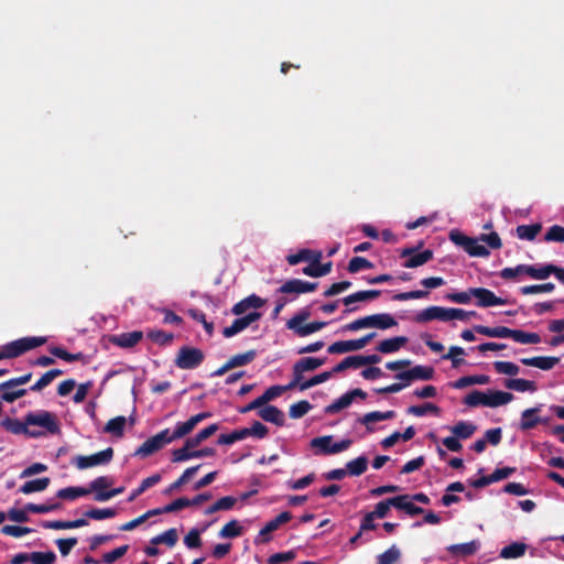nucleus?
<instances>
[{
  "label": "nucleus",
  "instance_id": "nucleus-1",
  "mask_svg": "<svg viewBox=\"0 0 564 564\" xmlns=\"http://www.w3.org/2000/svg\"><path fill=\"white\" fill-rule=\"evenodd\" d=\"M212 416L210 412H200L191 416L185 422H177L174 430L171 432L169 429L161 431L154 436L148 438L137 451L135 455L147 457L161 449L164 445L172 443L175 440L182 438L189 434L195 426L202 421Z\"/></svg>",
  "mask_w": 564,
  "mask_h": 564
},
{
  "label": "nucleus",
  "instance_id": "nucleus-2",
  "mask_svg": "<svg viewBox=\"0 0 564 564\" xmlns=\"http://www.w3.org/2000/svg\"><path fill=\"white\" fill-rule=\"evenodd\" d=\"M449 237L454 243L463 247L471 257H487L489 254L488 248L481 242H486L492 249H498L501 246V240L496 232L482 234L479 238H470L459 232H451Z\"/></svg>",
  "mask_w": 564,
  "mask_h": 564
},
{
  "label": "nucleus",
  "instance_id": "nucleus-3",
  "mask_svg": "<svg viewBox=\"0 0 564 564\" xmlns=\"http://www.w3.org/2000/svg\"><path fill=\"white\" fill-rule=\"evenodd\" d=\"M513 400V395L509 392L500 391V390H486L479 391L474 390L468 393L464 403L468 406H487V408H498L501 405H506Z\"/></svg>",
  "mask_w": 564,
  "mask_h": 564
},
{
  "label": "nucleus",
  "instance_id": "nucleus-4",
  "mask_svg": "<svg viewBox=\"0 0 564 564\" xmlns=\"http://www.w3.org/2000/svg\"><path fill=\"white\" fill-rule=\"evenodd\" d=\"M26 424L31 431L39 433L36 438L47 434H58L61 431L56 414L45 410L29 412L26 414Z\"/></svg>",
  "mask_w": 564,
  "mask_h": 564
},
{
  "label": "nucleus",
  "instance_id": "nucleus-5",
  "mask_svg": "<svg viewBox=\"0 0 564 564\" xmlns=\"http://www.w3.org/2000/svg\"><path fill=\"white\" fill-rule=\"evenodd\" d=\"M352 441L344 438L338 442H333L332 435L319 436L311 440V447L316 451V454L334 455L341 453L350 447Z\"/></svg>",
  "mask_w": 564,
  "mask_h": 564
},
{
  "label": "nucleus",
  "instance_id": "nucleus-6",
  "mask_svg": "<svg viewBox=\"0 0 564 564\" xmlns=\"http://www.w3.org/2000/svg\"><path fill=\"white\" fill-rule=\"evenodd\" d=\"M46 343V337L43 336H33V337H23L17 340H13L2 347L4 358H15L23 352L42 346Z\"/></svg>",
  "mask_w": 564,
  "mask_h": 564
},
{
  "label": "nucleus",
  "instance_id": "nucleus-7",
  "mask_svg": "<svg viewBox=\"0 0 564 564\" xmlns=\"http://www.w3.org/2000/svg\"><path fill=\"white\" fill-rule=\"evenodd\" d=\"M204 360V352L194 347L184 346L178 350L175 366L180 369L197 368Z\"/></svg>",
  "mask_w": 564,
  "mask_h": 564
},
{
  "label": "nucleus",
  "instance_id": "nucleus-8",
  "mask_svg": "<svg viewBox=\"0 0 564 564\" xmlns=\"http://www.w3.org/2000/svg\"><path fill=\"white\" fill-rule=\"evenodd\" d=\"M56 554L53 551L47 552H22L15 554L10 564H55Z\"/></svg>",
  "mask_w": 564,
  "mask_h": 564
},
{
  "label": "nucleus",
  "instance_id": "nucleus-9",
  "mask_svg": "<svg viewBox=\"0 0 564 564\" xmlns=\"http://www.w3.org/2000/svg\"><path fill=\"white\" fill-rule=\"evenodd\" d=\"M112 455V448L108 447L101 452L95 453L89 456L76 457L75 465L78 469H86L98 465H105L111 460Z\"/></svg>",
  "mask_w": 564,
  "mask_h": 564
},
{
  "label": "nucleus",
  "instance_id": "nucleus-10",
  "mask_svg": "<svg viewBox=\"0 0 564 564\" xmlns=\"http://www.w3.org/2000/svg\"><path fill=\"white\" fill-rule=\"evenodd\" d=\"M324 359L315 357H306L299 360L293 367V380L290 382V387H296L303 381V373L317 369L324 364Z\"/></svg>",
  "mask_w": 564,
  "mask_h": 564
},
{
  "label": "nucleus",
  "instance_id": "nucleus-11",
  "mask_svg": "<svg viewBox=\"0 0 564 564\" xmlns=\"http://www.w3.org/2000/svg\"><path fill=\"white\" fill-rule=\"evenodd\" d=\"M260 317H261V314L257 311L247 313L246 315H242L241 317L236 318L230 326L225 327L223 330V334L225 337H232V336L237 335L238 333L245 330L252 323L260 319Z\"/></svg>",
  "mask_w": 564,
  "mask_h": 564
},
{
  "label": "nucleus",
  "instance_id": "nucleus-12",
  "mask_svg": "<svg viewBox=\"0 0 564 564\" xmlns=\"http://www.w3.org/2000/svg\"><path fill=\"white\" fill-rule=\"evenodd\" d=\"M317 283L303 281L300 279H292L284 282L278 290L282 294H294L300 295L315 291Z\"/></svg>",
  "mask_w": 564,
  "mask_h": 564
},
{
  "label": "nucleus",
  "instance_id": "nucleus-13",
  "mask_svg": "<svg viewBox=\"0 0 564 564\" xmlns=\"http://www.w3.org/2000/svg\"><path fill=\"white\" fill-rule=\"evenodd\" d=\"M431 321L449 322V307L430 306L419 312L415 316V322L417 323Z\"/></svg>",
  "mask_w": 564,
  "mask_h": 564
},
{
  "label": "nucleus",
  "instance_id": "nucleus-14",
  "mask_svg": "<svg viewBox=\"0 0 564 564\" xmlns=\"http://www.w3.org/2000/svg\"><path fill=\"white\" fill-rule=\"evenodd\" d=\"M357 397L364 399L366 398V393L360 389H354L351 391H348L338 399H336L333 403L327 405L325 412L328 414H335L348 408Z\"/></svg>",
  "mask_w": 564,
  "mask_h": 564
},
{
  "label": "nucleus",
  "instance_id": "nucleus-15",
  "mask_svg": "<svg viewBox=\"0 0 564 564\" xmlns=\"http://www.w3.org/2000/svg\"><path fill=\"white\" fill-rule=\"evenodd\" d=\"M470 293L477 300V304L481 307H490L506 304V300L498 297L495 293L485 288H473Z\"/></svg>",
  "mask_w": 564,
  "mask_h": 564
},
{
  "label": "nucleus",
  "instance_id": "nucleus-16",
  "mask_svg": "<svg viewBox=\"0 0 564 564\" xmlns=\"http://www.w3.org/2000/svg\"><path fill=\"white\" fill-rule=\"evenodd\" d=\"M292 516L290 512L288 511H284V512H281L276 518H274L273 520L269 521L259 532V534L257 535L254 542L258 544V543H264V542H268L270 540V533L278 530L279 527L285 522H288L289 520H291Z\"/></svg>",
  "mask_w": 564,
  "mask_h": 564
},
{
  "label": "nucleus",
  "instance_id": "nucleus-17",
  "mask_svg": "<svg viewBox=\"0 0 564 564\" xmlns=\"http://www.w3.org/2000/svg\"><path fill=\"white\" fill-rule=\"evenodd\" d=\"M1 425L10 433L15 435H25L28 437L36 438V435L39 433H35L29 429V425L26 424V415L24 416L23 421H20L18 419H10L7 417L1 422Z\"/></svg>",
  "mask_w": 564,
  "mask_h": 564
},
{
  "label": "nucleus",
  "instance_id": "nucleus-18",
  "mask_svg": "<svg viewBox=\"0 0 564 564\" xmlns=\"http://www.w3.org/2000/svg\"><path fill=\"white\" fill-rule=\"evenodd\" d=\"M264 304V301L257 296L256 294L249 295L246 299L241 300L232 307V313L235 315H246L250 313V310L256 311Z\"/></svg>",
  "mask_w": 564,
  "mask_h": 564
},
{
  "label": "nucleus",
  "instance_id": "nucleus-19",
  "mask_svg": "<svg viewBox=\"0 0 564 564\" xmlns=\"http://www.w3.org/2000/svg\"><path fill=\"white\" fill-rule=\"evenodd\" d=\"M26 392V389L15 386L10 380L0 383V397L6 402H13L19 398L24 397Z\"/></svg>",
  "mask_w": 564,
  "mask_h": 564
},
{
  "label": "nucleus",
  "instance_id": "nucleus-20",
  "mask_svg": "<svg viewBox=\"0 0 564 564\" xmlns=\"http://www.w3.org/2000/svg\"><path fill=\"white\" fill-rule=\"evenodd\" d=\"M391 502L393 503V507L405 511L410 516L420 514L423 512V509L421 507H417L414 505V501L410 495H401L391 498Z\"/></svg>",
  "mask_w": 564,
  "mask_h": 564
},
{
  "label": "nucleus",
  "instance_id": "nucleus-21",
  "mask_svg": "<svg viewBox=\"0 0 564 564\" xmlns=\"http://www.w3.org/2000/svg\"><path fill=\"white\" fill-rule=\"evenodd\" d=\"M394 416H395L394 411H386V412L373 411V412L366 413L358 421L367 427L368 432H373V430H375L372 427L373 423H377L380 421H386V420H391Z\"/></svg>",
  "mask_w": 564,
  "mask_h": 564
},
{
  "label": "nucleus",
  "instance_id": "nucleus-22",
  "mask_svg": "<svg viewBox=\"0 0 564 564\" xmlns=\"http://www.w3.org/2000/svg\"><path fill=\"white\" fill-rule=\"evenodd\" d=\"M258 414L265 422L273 423L278 426L284 425V413L274 405H265L261 408Z\"/></svg>",
  "mask_w": 564,
  "mask_h": 564
},
{
  "label": "nucleus",
  "instance_id": "nucleus-23",
  "mask_svg": "<svg viewBox=\"0 0 564 564\" xmlns=\"http://www.w3.org/2000/svg\"><path fill=\"white\" fill-rule=\"evenodd\" d=\"M528 550V545L523 542H512L503 546L499 552V557L503 560H516L522 557Z\"/></svg>",
  "mask_w": 564,
  "mask_h": 564
},
{
  "label": "nucleus",
  "instance_id": "nucleus-24",
  "mask_svg": "<svg viewBox=\"0 0 564 564\" xmlns=\"http://www.w3.org/2000/svg\"><path fill=\"white\" fill-rule=\"evenodd\" d=\"M142 332H131L115 335L111 338V343L121 348H131L135 346L142 339Z\"/></svg>",
  "mask_w": 564,
  "mask_h": 564
},
{
  "label": "nucleus",
  "instance_id": "nucleus-25",
  "mask_svg": "<svg viewBox=\"0 0 564 564\" xmlns=\"http://www.w3.org/2000/svg\"><path fill=\"white\" fill-rule=\"evenodd\" d=\"M402 257H408V259L403 263V267L417 268L430 261L433 257V252L431 250H424L422 252L412 254L410 250H404L402 252Z\"/></svg>",
  "mask_w": 564,
  "mask_h": 564
},
{
  "label": "nucleus",
  "instance_id": "nucleus-26",
  "mask_svg": "<svg viewBox=\"0 0 564 564\" xmlns=\"http://www.w3.org/2000/svg\"><path fill=\"white\" fill-rule=\"evenodd\" d=\"M521 364L524 366L535 367L542 370H550L555 365L558 364L560 358L558 357H531V358H522Z\"/></svg>",
  "mask_w": 564,
  "mask_h": 564
},
{
  "label": "nucleus",
  "instance_id": "nucleus-27",
  "mask_svg": "<svg viewBox=\"0 0 564 564\" xmlns=\"http://www.w3.org/2000/svg\"><path fill=\"white\" fill-rule=\"evenodd\" d=\"M406 343L408 338L404 336L387 338L380 341L377 350L381 354H393L399 351Z\"/></svg>",
  "mask_w": 564,
  "mask_h": 564
},
{
  "label": "nucleus",
  "instance_id": "nucleus-28",
  "mask_svg": "<svg viewBox=\"0 0 564 564\" xmlns=\"http://www.w3.org/2000/svg\"><path fill=\"white\" fill-rule=\"evenodd\" d=\"M480 549V542L473 540L467 543L452 544L447 547V551L453 555L469 556L475 554Z\"/></svg>",
  "mask_w": 564,
  "mask_h": 564
},
{
  "label": "nucleus",
  "instance_id": "nucleus-29",
  "mask_svg": "<svg viewBox=\"0 0 564 564\" xmlns=\"http://www.w3.org/2000/svg\"><path fill=\"white\" fill-rule=\"evenodd\" d=\"M321 258L322 253L319 251L302 249L297 253L288 256L286 260L291 265H295L302 261L318 262Z\"/></svg>",
  "mask_w": 564,
  "mask_h": 564
},
{
  "label": "nucleus",
  "instance_id": "nucleus-30",
  "mask_svg": "<svg viewBox=\"0 0 564 564\" xmlns=\"http://www.w3.org/2000/svg\"><path fill=\"white\" fill-rule=\"evenodd\" d=\"M474 330L478 334L492 337V338H511V328L505 326L497 327H488L482 325H477L474 327Z\"/></svg>",
  "mask_w": 564,
  "mask_h": 564
},
{
  "label": "nucleus",
  "instance_id": "nucleus-31",
  "mask_svg": "<svg viewBox=\"0 0 564 564\" xmlns=\"http://www.w3.org/2000/svg\"><path fill=\"white\" fill-rule=\"evenodd\" d=\"M540 411V406L530 408L522 412L520 429L523 431H528L533 429L536 424L542 422V417L535 416V414Z\"/></svg>",
  "mask_w": 564,
  "mask_h": 564
},
{
  "label": "nucleus",
  "instance_id": "nucleus-32",
  "mask_svg": "<svg viewBox=\"0 0 564 564\" xmlns=\"http://www.w3.org/2000/svg\"><path fill=\"white\" fill-rule=\"evenodd\" d=\"M506 388L518 392H535L538 386L534 381L527 379H508L505 382Z\"/></svg>",
  "mask_w": 564,
  "mask_h": 564
},
{
  "label": "nucleus",
  "instance_id": "nucleus-33",
  "mask_svg": "<svg viewBox=\"0 0 564 564\" xmlns=\"http://www.w3.org/2000/svg\"><path fill=\"white\" fill-rule=\"evenodd\" d=\"M370 317V327L379 328V329H388L397 326V321L394 317L388 313H380L369 315Z\"/></svg>",
  "mask_w": 564,
  "mask_h": 564
},
{
  "label": "nucleus",
  "instance_id": "nucleus-34",
  "mask_svg": "<svg viewBox=\"0 0 564 564\" xmlns=\"http://www.w3.org/2000/svg\"><path fill=\"white\" fill-rule=\"evenodd\" d=\"M126 425V416L119 415L107 422V424L104 427V432L116 437H121L123 435Z\"/></svg>",
  "mask_w": 564,
  "mask_h": 564
},
{
  "label": "nucleus",
  "instance_id": "nucleus-35",
  "mask_svg": "<svg viewBox=\"0 0 564 564\" xmlns=\"http://www.w3.org/2000/svg\"><path fill=\"white\" fill-rule=\"evenodd\" d=\"M48 485H50V478H47V477L29 480L20 487V492H22L24 495H30L33 492H41V491L45 490Z\"/></svg>",
  "mask_w": 564,
  "mask_h": 564
},
{
  "label": "nucleus",
  "instance_id": "nucleus-36",
  "mask_svg": "<svg viewBox=\"0 0 564 564\" xmlns=\"http://www.w3.org/2000/svg\"><path fill=\"white\" fill-rule=\"evenodd\" d=\"M236 502H237V498H235V497H231V496L223 497V498L218 499L215 503L209 506L205 510V514L209 516V514H213V513L218 512V511L230 510V509L234 508Z\"/></svg>",
  "mask_w": 564,
  "mask_h": 564
},
{
  "label": "nucleus",
  "instance_id": "nucleus-37",
  "mask_svg": "<svg viewBox=\"0 0 564 564\" xmlns=\"http://www.w3.org/2000/svg\"><path fill=\"white\" fill-rule=\"evenodd\" d=\"M380 295V291L378 290H369V291H359L354 294H350L343 299V303L346 306H349L356 302L369 301L378 297Z\"/></svg>",
  "mask_w": 564,
  "mask_h": 564
},
{
  "label": "nucleus",
  "instance_id": "nucleus-38",
  "mask_svg": "<svg viewBox=\"0 0 564 564\" xmlns=\"http://www.w3.org/2000/svg\"><path fill=\"white\" fill-rule=\"evenodd\" d=\"M451 431L458 438L465 440V438L470 437L475 433L476 425L473 424L471 422L460 421L457 424H455L454 426H452Z\"/></svg>",
  "mask_w": 564,
  "mask_h": 564
},
{
  "label": "nucleus",
  "instance_id": "nucleus-39",
  "mask_svg": "<svg viewBox=\"0 0 564 564\" xmlns=\"http://www.w3.org/2000/svg\"><path fill=\"white\" fill-rule=\"evenodd\" d=\"M368 459L365 456H359L346 464V471L351 476H359L367 470Z\"/></svg>",
  "mask_w": 564,
  "mask_h": 564
},
{
  "label": "nucleus",
  "instance_id": "nucleus-40",
  "mask_svg": "<svg viewBox=\"0 0 564 564\" xmlns=\"http://www.w3.org/2000/svg\"><path fill=\"white\" fill-rule=\"evenodd\" d=\"M113 484V478L109 476H101L94 479L89 484V492L94 491L95 496L100 494H106L108 488H110Z\"/></svg>",
  "mask_w": 564,
  "mask_h": 564
},
{
  "label": "nucleus",
  "instance_id": "nucleus-41",
  "mask_svg": "<svg viewBox=\"0 0 564 564\" xmlns=\"http://www.w3.org/2000/svg\"><path fill=\"white\" fill-rule=\"evenodd\" d=\"M89 489L84 487H66L57 491L56 496L61 499L75 500L79 497L87 496Z\"/></svg>",
  "mask_w": 564,
  "mask_h": 564
},
{
  "label": "nucleus",
  "instance_id": "nucleus-42",
  "mask_svg": "<svg viewBox=\"0 0 564 564\" xmlns=\"http://www.w3.org/2000/svg\"><path fill=\"white\" fill-rule=\"evenodd\" d=\"M200 468V465H197V466H194V467H189L187 468L183 475L176 480L174 481L173 484H171L164 491V494L166 495H170L176 490H178L181 488V486H183L185 482H187L195 474L196 471Z\"/></svg>",
  "mask_w": 564,
  "mask_h": 564
},
{
  "label": "nucleus",
  "instance_id": "nucleus-43",
  "mask_svg": "<svg viewBox=\"0 0 564 564\" xmlns=\"http://www.w3.org/2000/svg\"><path fill=\"white\" fill-rule=\"evenodd\" d=\"M177 542V531L176 529H169L164 531L163 533L152 538L151 544H166L167 546L172 547Z\"/></svg>",
  "mask_w": 564,
  "mask_h": 564
},
{
  "label": "nucleus",
  "instance_id": "nucleus-44",
  "mask_svg": "<svg viewBox=\"0 0 564 564\" xmlns=\"http://www.w3.org/2000/svg\"><path fill=\"white\" fill-rule=\"evenodd\" d=\"M511 338L520 344H539L541 337L536 333H527L520 329H512Z\"/></svg>",
  "mask_w": 564,
  "mask_h": 564
},
{
  "label": "nucleus",
  "instance_id": "nucleus-45",
  "mask_svg": "<svg viewBox=\"0 0 564 564\" xmlns=\"http://www.w3.org/2000/svg\"><path fill=\"white\" fill-rule=\"evenodd\" d=\"M401 557V551L397 545L390 546L386 552L377 556V564H394Z\"/></svg>",
  "mask_w": 564,
  "mask_h": 564
},
{
  "label": "nucleus",
  "instance_id": "nucleus-46",
  "mask_svg": "<svg viewBox=\"0 0 564 564\" xmlns=\"http://www.w3.org/2000/svg\"><path fill=\"white\" fill-rule=\"evenodd\" d=\"M241 534L242 527L237 520H231L228 523H226L218 533L219 538L221 539H232Z\"/></svg>",
  "mask_w": 564,
  "mask_h": 564
},
{
  "label": "nucleus",
  "instance_id": "nucleus-47",
  "mask_svg": "<svg viewBox=\"0 0 564 564\" xmlns=\"http://www.w3.org/2000/svg\"><path fill=\"white\" fill-rule=\"evenodd\" d=\"M310 317V311L303 310L290 318L286 323V327L293 330L296 335H300V332L303 327V323Z\"/></svg>",
  "mask_w": 564,
  "mask_h": 564
},
{
  "label": "nucleus",
  "instance_id": "nucleus-48",
  "mask_svg": "<svg viewBox=\"0 0 564 564\" xmlns=\"http://www.w3.org/2000/svg\"><path fill=\"white\" fill-rule=\"evenodd\" d=\"M554 269H555L554 264H546V265L539 267V268L533 267V265H528V275H530L531 278L536 279V280H545L551 274H553Z\"/></svg>",
  "mask_w": 564,
  "mask_h": 564
},
{
  "label": "nucleus",
  "instance_id": "nucleus-49",
  "mask_svg": "<svg viewBox=\"0 0 564 564\" xmlns=\"http://www.w3.org/2000/svg\"><path fill=\"white\" fill-rule=\"evenodd\" d=\"M541 230V225H520L517 227V235L523 240H533Z\"/></svg>",
  "mask_w": 564,
  "mask_h": 564
},
{
  "label": "nucleus",
  "instance_id": "nucleus-50",
  "mask_svg": "<svg viewBox=\"0 0 564 564\" xmlns=\"http://www.w3.org/2000/svg\"><path fill=\"white\" fill-rule=\"evenodd\" d=\"M62 375V370L52 369L45 372L32 387V391H41L47 387L56 377Z\"/></svg>",
  "mask_w": 564,
  "mask_h": 564
},
{
  "label": "nucleus",
  "instance_id": "nucleus-51",
  "mask_svg": "<svg viewBox=\"0 0 564 564\" xmlns=\"http://www.w3.org/2000/svg\"><path fill=\"white\" fill-rule=\"evenodd\" d=\"M408 413L415 415V416H423L427 413H433L435 415L440 414V409L433 403H424L422 405H412L408 409Z\"/></svg>",
  "mask_w": 564,
  "mask_h": 564
},
{
  "label": "nucleus",
  "instance_id": "nucleus-52",
  "mask_svg": "<svg viewBox=\"0 0 564 564\" xmlns=\"http://www.w3.org/2000/svg\"><path fill=\"white\" fill-rule=\"evenodd\" d=\"M332 377L330 371H325L319 375L312 377L310 380L301 381L296 387L300 388L301 391L307 390L314 386L321 384L327 381Z\"/></svg>",
  "mask_w": 564,
  "mask_h": 564
},
{
  "label": "nucleus",
  "instance_id": "nucleus-53",
  "mask_svg": "<svg viewBox=\"0 0 564 564\" xmlns=\"http://www.w3.org/2000/svg\"><path fill=\"white\" fill-rule=\"evenodd\" d=\"M247 437L246 429L236 430L229 434H221L218 438L220 445H231L235 442L245 440Z\"/></svg>",
  "mask_w": 564,
  "mask_h": 564
},
{
  "label": "nucleus",
  "instance_id": "nucleus-54",
  "mask_svg": "<svg viewBox=\"0 0 564 564\" xmlns=\"http://www.w3.org/2000/svg\"><path fill=\"white\" fill-rule=\"evenodd\" d=\"M293 387H290V383L288 386H272L269 389L264 391L263 394H261V399L263 400L264 404L269 401H272L276 398H279L284 391L292 389Z\"/></svg>",
  "mask_w": 564,
  "mask_h": 564
},
{
  "label": "nucleus",
  "instance_id": "nucleus-55",
  "mask_svg": "<svg viewBox=\"0 0 564 564\" xmlns=\"http://www.w3.org/2000/svg\"><path fill=\"white\" fill-rule=\"evenodd\" d=\"M494 367L498 373L507 376H516L519 373V367L511 361H496Z\"/></svg>",
  "mask_w": 564,
  "mask_h": 564
},
{
  "label": "nucleus",
  "instance_id": "nucleus-56",
  "mask_svg": "<svg viewBox=\"0 0 564 564\" xmlns=\"http://www.w3.org/2000/svg\"><path fill=\"white\" fill-rule=\"evenodd\" d=\"M555 289L553 283H545L539 285H527L520 289V292L524 295L536 294V293H551Z\"/></svg>",
  "mask_w": 564,
  "mask_h": 564
},
{
  "label": "nucleus",
  "instance_id": "nucleus-57",
  "mask_svg": "<svg viewBox=\"0 0 564 564\" xmlns=\"http://www.w3.org/2000/svg\"><path fill=\"white\" fill-rule=\"evenodd\" d=\"M312 405L307 401H300L290 406V416L292 419H300L304 416L310 410Z\"/></svg>",
  "mask_w": 564,
  "mask_h": 564
},
{
  "label": "nucleus",
  "instance_id": "nucleus-58",
  "mask_svg": "<svg viewBox=\"0 0 564 564\" xmlns=\"http://www.w3.org/2000/svg\"><path fill=\"white\" fill-rule=\"evenodd\" d=\"M373 264L362 257H354L348 264V270L351 273L359 272L365 269H371Z\"/></svg>",
  "mask_w": 564,
  "mask_h": 564
},
{
  "label": "nucleus",
  "instance_id": "nucleus-59",
  "mask_svg": "<svg viewBox=\"0 0 564 564\" xmlns=\"http://www.w3.org/2000/svg\"><path fill=\"white\" fill-rule=\"evenodd\" d=\"M33 530L28 527H19V525H4L1 529V532L6 535L13 536V538H21L29 533H31Z\"/></svg>",
  "mask_w": 564,
  "mask_h": 564
},
{
  "label": "nucleus",
  "instance_id": "nucleus-60",
  "mask_svg": "<svg viewBox=\"0 0 564 564\" xmlns=\"http://www.w3.org/2000/svg\"><path fill=\"white\" fill-rule=\"evenodd\" d=\"M545 241L564 242V227L553 225L544 236Z\"/></svg>",
  "mask_w": 564,
  "mask_h": 564
},
{
  "label": "nucleus",
  "instance_id": "nucleus-61",
  "mask_svg": "<svg viewBox=\"0 0 564 564\" xmlns=\"http://www.w3.org/2000/svg\"><path fill=\"white\" fill-rule=\"evenodd\" d=\"M391 507H393V503L391 502V498H389V499L378 502L376 505L373 511H371L370 513L376 519H383L388 516Z\"/></svg>",
  "mask_w": 564,
  "mask_h": 564
},
{
  "label": "nucleus",
  "instance_id": "nucleus-62",
  "mask_svg": "<svg viewBox=\"0 0 564 564\" xmlns=\"http://www.w3.org/2000/svg\"><path fill=\"white\" fill-rule=\"evenodd\" d=\"M413 380H430L433 377V369L426 366H415L411 369Z\"/></svg>",
  "mask_w": 564,
  "mask_h": 564
},
{
  "label": "nucleus",
  "instance_id": "nucleus-63",
  "mask_svg": "<svg viewBox=\"0 0 564 564\" xmlns=\"http://www.w3.org/2000/svg\"><path fill=\"white\" fill-rule=\"evenodd\" d=\"M327 351L329 354H345L354 351L352 343L351 340L335 341L330 346H328Z\"/></svg>",
  "mask_w": 564,
  "mask_h": 564
},
{
  "label": "nucleus",
  "instance_id": "nucleus-64",
  "mask_svg": "<svg viewBox=\"0 0 564 564\" xmlns=\"http://www.w3.org/2000/svg\"><path fill=\"white\" fill-rule=\"evenodd\" d=\"M248 436H254L258 438H263L268 435V427L261 422H253L250 427H245Z\"/></svg>",
  "mask_w": 564,
  "mask_h": 564
}]
</instances>
